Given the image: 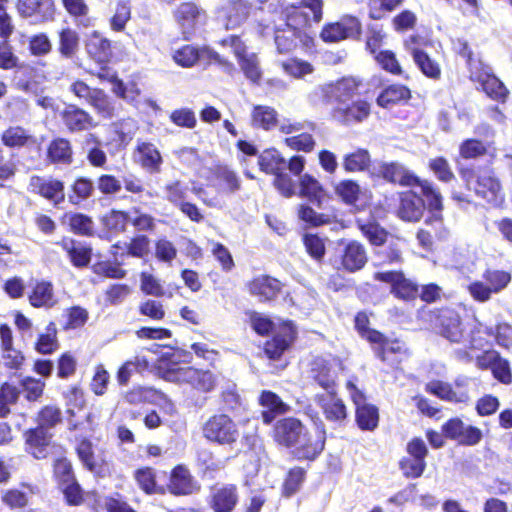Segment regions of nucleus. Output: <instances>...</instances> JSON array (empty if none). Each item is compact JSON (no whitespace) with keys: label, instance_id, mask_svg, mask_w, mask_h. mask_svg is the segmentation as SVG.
I'll return each mask as SVG.
<instances>
[{"label":"nucleus","instance_id":"nucleus-11","mask_svg":"<svg viewBox=\"0 0 512 512\" xmlns=\"http://www.w3.org/2000/svg\"><path fill=\"white\" fill-rule=\"evenodd\" d=\"M326 431L323 427L313 430L305 427L299 441L292 447L291 454L297 461L314 462L324 451Z\"/></svg>","mask_w":512,"mask_h":512},{"label":"nucleus","instance_id":"nucleus-8","mask_svg":"<svg viewBox=\"0 0 512 512\" xmlns=\"http://www.w3.org/2000/svg\"><path fill=\"white\" fill-rule=\"evenodd\" d=\"M407 456L399 460V469L407 479L421 477L427 467L426 458L429 454L424 440L420 437L411 438L406 444Z\"/></svg>","mask_w":512,"mask_h":512},{"label":"nucleus","instance_id":"nucleus-27","mask_svg":"<svg viewBox=\"0 0 512 512\" xmlns=\"http://www.w3.org/2000/svg\"><path fill=\"white\" fill-rule=\"evenodd\" d=\"M249 294L260 302H270L282 291L279 280L269 275H258L246 284Z\"/></svg>","mask_w":512,"mask_h":512},{"label":"nucleus","instance_id":"nucleus-21","mask_svg":"<svg viewBox=\"0 0 512 512\" xmlns=\"http://www.w3.org/2000/svg\"><path fill=\"white\" fill-rule=\"evenodd\" d=\"M441 429L445 438L463 446L477 445L483 438L481 429L472 425L465 426L464 422L457 417L448 419Z\"/></svg>","mask_w":512,"mask_h":512},{"label":"nucleus","instance_id":"nucleus-42","mask_svg":"<svg viewBox=\"0 0 512 512\" xmlns=\"http://www.w3.org/2000/svg\"><path fill=\"white\" fill-rule=\"evenodd\" d=\"M35 426L40 429L51 431L63 422V413L56 404H46L41 406L34 416Z\"/></svg>","mask_w":512,"mask_h":512},{"label":"nucleus","instance_id":"nucleus-58","mask_svg":"<svg viewBox=\"0 0 512 512\" xmlns=\"http://www.w3.org/2000/svg\"><path fill=\"white\" fill-rule=\"evenodd\" d=\"M48 157L53 163L70 164L72 162L70 142L63 138L53 140L48 147Z\"/></svg>","mask_w":512,"mask_h":512},{"label":"nucleus","instance_id":"nucleus-62","mask_svg":"<svg viewBox=\"0 0 512 512\" xmlns=\"http://www.w3.org/2000/svg\"><path fill=\"white\" fill-rule=\"evenodd\" d=\"M335 194L347 205L357 202L360 194V187L357 182L346 179L334 185Z\"/></svg>","mask_w":512,"mask_h":512},{"label":"nucleus","instance_id":"nucleus-32","mask_svg":"<svg viewBox=\"0 0 512 512\" xmlns=\"http://www.w3.org/2000/svg\"><path fill=\"white\" fill-rule=\"evenodd\" d=\"M60 116L70 132H81L96 126L92 116L76 105L66 106Z\"/></svg>","mask_w":512,"mask_h":512},{"label":"nucleus","instance_id":"nucleus-34","mask_svg":"<svg viewBox=\"0 0 512 512\" xmlns=\"http://www.w3.org/2000/svg\"><path fill=\"white\" fill-rule=\"evenodd\" d=\"M17 374H12L7 380L0 383V419H6L12 413L21 396V388L15 381Z\"/></svg>","mask_w":512,"mask_h":512},{"label":"nucleus","instance_id":"nucleus-24","mask_svg":"<svg viewBox=\"0 0 512 512\" xmlns=\"http://www.w3.org/2000/svg\"><path fill=\"white\" fill-rule=\"evenodd\" d=\"M177 384H187L192 389L209 393L213 391L218 383L217 376L210 370L196 368L194 366H184L183 373L176 382Z\"/></svg>","mask_w":512,"mask_h":512},{"label":"nucleus","instance_id":"nucleus-47","mask_svg":"<svg viewBox=\"0 0 512 512\" xmlns=\"http://www.w3.org/2000/svg\"><path fill=\"white\" fill-rule=\"evenodd\" d=\"M1 139L10 148L27 147L36 143V138L21 126L9 127L3 132Z\"/></svg>","mask_w":512,"mask_h":512},{"label":"nucleus","instance_id":"nucleus-12","mask_svg":"<svg viewBox=\"0 0 512 512\" xmlns=\"http://www.w3.org/2000/svg\"><path fill=\"white\" fill-rule=\"evenodd\" d=\"M481 326V322H478V326L471 322H446L442 323L440 333L451 342L467 341L469 349L479 350L485 345Z\"/></svg>","mask_w":512,"mask_h":512},{"label":"nucleus","instance_id":"nucleus-55","mask_svg":"<svg viewBox=\"0 0 512 512\" xmlns=\"http://www.w3.org/2000/svg\"><path fill=\"white\" fill-rule=\"evenodd\" d=\"M356 224L371 245L381 246L386 242L388 237L387 231L375 221H363L358 219Z\"/></svg>","mask_w":512,"mask_h":512},{"label":"nucleus","instance_id":"nucleus-44","mask_svg":"<svg viewBox=\"0 0 512 512\" xmlns=\"http://www.w3.org/2000/svg\"><path fill=\"white\" fill-rule=\"evenodd\" d=\"M16 377L19 378L18 386L21 388V394L23 393L25 400L30 403L39 402L46 388L45 380L30 375L17 374Z\"/></svg>","mask_w":512,"mask_h":512},{"label":"nucleus","instance_id":"nucleus-64","mask_svg":"<svg viewBox=\"0 0 512 512\" xmlns=\"http://www.w3.org/2000/svg\"><path fill=\"white\" fill-rule=\"evenodd\" d=\"M483 279L494 294L507 287L511 281V274L503 270L488 269L483 273Z\"/></svg>","mask_w":512,"mask_h":512},{"label":"nucleus","instance_id":"nucleus-49","mask_svg":"<svg viewBox=\"0 0 512 512\" xmlns=\"http://www.w3.org/2000/svg\"><path fill=\"white\" fill-rule=\"evenodd\" d=\"M277 111L266 105H255L251 112V125L254 128L270 130L277 125Z\"/></svg>","mask_w":512,"mask_h":512},{"label":"nucleus","instance_id":"nucleus-5","mask_svg":"<svg viewBox=\"0 0 512 512\" xmlns=\"http://www.w3.org/2000/svg\"><path fill=\"white\" fill-rule=\"evenodd\" d=\"M346 388L350 391V398L355 408V423L361 431H374L380 420L379 409L376 405L367 401L363 391L358 389L353 381L346 382Z\"/></svg>","mask_w":512,"mask_h":512},{"label":"nucleus","instance_id":"nucleus-56","mask_svg":"<svg viewBox=\"0 0 512 512\" xmlns=\"http://www.w3.org/2000/svg\"><path fill=\"white\" fill-rule=\"evenodd\" d=\"M258 165L261 171L275 175L284 169L285 160L277 150L267 149L260 154Z\"/></svg>","mask_w":512,"mask_h":512},{"label":"nucleus","instance_id":"nucleus-18","mask_svg":"<svg viewBox=\"0 0 512 512\" xmlns=\"http://www.w3.org/2000/svg\"><path fill=\"white\" fill-rule=\"evenodd\" d=\"M362 82L355 77H343L322 86L321 91L328 102L335 106L345 105L359 95Z\"/></svg>","mask_w":512,"mask_h":512},{"label":"nucleus","instance_id":"nucleus-36","mask_svg":"<svg viewBox=\"0 0 512 512\" xmlns=\"http://www.w3.org/2000/svg\"><path fill=\"white\" fill-rule=\"evenodd\" d=\"M307 479V469L295 465L290 467L283 477L280 493L283 498L289 499L302 489Z\"/></svg>","mask_w":512,"mask_h":512},{"label":"nucleus","instance_id":"nucleus-40","mask_svg":"<svg viewBox=\"0 0 512 512\" xmlns=\"http://www.w3.org/2000/svg\"><path fill=\"white\" fill-rule=\"evenodd\" d=\"M58 245L67 253L75 267H85L91 260V249L82 242L63 238Z\"/></svg>","mask_w":512,"mask_h":512},{"label":"nucleus","instance_id":"nucleus-7","mask_svg":"<svg viewBox=\"0 0 512 512\" xmlns=\"http://www.w3.org/2000/svg\"><path fill=\"white\" fill-rule=\"evenodd\" d=\"M468 65L470 79L479 84L488 97L498 102H505L508 96V89L492 73L491 68L480 61H474L469 56Z\"/></svg>","mask_w":512,"mask_h":512},{"label":"nucleus","instance_id":"nucleus-28","mask_svg":"<svg viewBox=\"0 0 512 512\" xmlns=\"http://www.w3.org/2000/svg\"><path fill=\"white\" fill-rule=\"evenodd\" d=\"M239 503V489L234 483L224 484L210 494L208 505L213 512H233Z\"/></svg>","mask_w":512,"mask_h":512},{"label":"nucleus","instance_id":"nucleus-16","mask_svg":"<svg viewBox=\"0 0 512 512\" xmlns=\"http://www.w3.org/2000/svg\"><path fill=\"white\" fill-rule=\"evenodd\" d=\"M367 261V252L363 244L355 240L342 241L334 257L333 265L338 270L354 273L361 270Z\"/></svg>","mask_w":512,"mask_h":512},{"label":"nucleus","instance_id":"nucleus-43","mask_svg":"<svg viewBox=\"0 0 512 512\" xmlns=\"http://www.w3.org/2000/svg\"><path fill=\"white\" fill-rule=\"evenodd\" d=\"M133 477L139 489L147 495L164 492V488L157 484L155 469L150 466L137 468L133 473Z\"/></svg>","mask_w":512,"mask_h":512},{"label":"nucleus","instance_id":"nucleus-46","mask_svg":"<svg viewBox=\"0 0 512 512\" xmlns=\"http://www.w3.org/2000/svg\"><path fill=\"white\" fill-rule=\"evenodd\" d=\"M86 50L98 63L108 61L111 56L110 41L96 31L89 36L86 42Z\"/></svg>","mask_w":512,"mask_h":512},{"label":"nucleus","instance_id":"nucleus-60","mask_svg":"<svg viewBox=\"0 0 512 512\" xmlns=\"http://www.w3.org/2000/svg\"><path fill=\"white\" fill-rule=\"evenodd\" d=\"M370 165V154L365 149H358L343 158V167L347 172L366 170Z\"/></svg>","mask_w":512,"mask_h":512},{"label":"nucleus","instance_id":"nucleus-57","mask_svg":"<svg viewBox=\"0 0 512 512\" xmlns=\"http://www.w3.org/2000/svg\"><path fill=\"white\" fill-rule=\"evenodd\" d=\"M410 97V90L403 85H391L384 89L377 97V104L383 108H388L400 101L407 100Z\"/></svg>","mask_w":512,"mask_h":512},{"label":"nucleus","instance_id":"nucleus-20","mask_svg":"<svg viewBox=\"0 0 512 512\" xmlns=\"http://www.w3.org/2000/svg\"><path fill=\"white\" fill-rule=\"evenodd\" d=\"M305 427L297 417L286 416L274 423L271 437L277 445L292 448L299 441L301 434L304 433Z\"/></svg>","mask_w":512,"mask_h":512},{"label":"nucleus","instance_id":"nucleus-26","mask_svg":"<svg viewBox=\"0 0 512 512\" xmlns=\"http://www.w3.org/2000/svg\"><path fill=\"white\" fill-rule=\"evenodd\" d=\"M29 190L55 205L65 199L63 182L51 177L32 176L29 181Z\"/></svg>","mask_w":512,"mask_h":512},{"label":"nucleus","instance_id":"nucleus-48","mask_svg":"<svg viewBox=\"0 0 512 512\" xmlns=\"http://www.w3.org/2000/svg\"><path fill=\"white\" fill-rule=\"evenodd\" d=\"M58 331L54 322H49L44 332L40 333L34 343V349L43 355H50L56 352L60 343L57 337Z\"/></svg>","mask_w":512,"mask_h":512},{"label":"nucleus","instance_id":"nucleus-13","mask_svg":"<svg viewBox=\"0 0 512 512\" xmlns=\"http://www.w3.org/2000/svg\"><path fill=\"white\" fill-rule=\"evenodd\" d=\"M298 336L293 322H279L272 336L264 342L263 351L272 361H278L288 351Z\"/></svg>","mask_w":512,"mask_h":512},{"label":"nucleus","instance_id":"nucleus-33","mask_svg":"<svg viewBox=\"0 0 512 512\" xmlns=\"http://www.w3.org/2000/svg\"><path fill=\"white\" fill-rule=\"evenodd\" d=\"M370 114V104L364 100L350 101L345 105L334 106L333 117L342 123L361 122Z\"/></svg>","mask_w":512,"mask_h":512},{"label":"nucleus","instance_id":"nucleus-31","mask_svg":"<svg viewBox=\"0 0 512 512\" xmlns=\"http://www.w3.org/2000/svg\"><path fill=\"white\" fill-rule=\"evenodd\" d=\"M258 402L265 408L261 412V419L265 425H270L278 415H284L290 410V406L278 394L270 390H263L259 395Z\"/></svg>","mask_w":512,"mask_h":512},{"label":"nucleus","instance_id":"nucleus-14","mask_svg":"<svg viewBox=\"0 0 512 512\" xmlns=\"http://www.w3.org/2000/svg\"><path fill=\"white\" fill-rule=\"evenodd\" d=\"M370 322H355V327L360 336L371 344H378L375 350L376 356L382 361L386 362L388 354H405L407 348L405 343L401 340L388 339L383 333L369 327Z\"/></svg>","mask_w":512,"mask_h":512},{"label":"nucleus","instance_id":"nucleus-23","mask_svg":"<svg viewBox=\"0 0 512 512\" xmlns=\"http://www.w3.org/2000/svg\"><path fill=\"white\" fill-rule=\"evenodd\" d=\"M314 401L320 407L325 419L333 423H344L348 417V409L338 390L316 394Z\"/></svg>","mask_w":512,"mask_h":512},{"label":"nucleus","instance_id":"nucleus-4","mask_svg":"<svg viewBox=\"0 0 512 512\" xmlns=\"http://www.w3.org/2000/svg\"><path fill=\"white\" fill-rule=\"evenodd\" d=\"M344 370V362L339 356H316L309 365V378L312 383L326 392L338 390L337 370Z\"/></svg>","mask_w":512,"mask_h":512},{"label":"nucleus","instance_id":"nucleus-29","mask_svg":"<svg viewBox=\"0 0 512 512\" xmlns=\"http://www.w3.org/2000/svg\"><path fill=\"white\" fill-rule=\"evenodd\" d=\"M419 37L410 36L405 40L404 46L406 50L412 55L415 64L419 67L421 72L432 79H438L441 75L439 64L432 60L427 53L419 48Z\"/></svg>","mask_w":512,"mask_h":512},{"label":"nucleus","instance_id":"nucleus-50","mask_svg":"<svg viewBox=\"0 0 512 512\" xmlns=\"http://www.w3.org/2000/svg\"><path fill=\"white\" fill-rule=\"evenodd\" d=\"M217 187L220 193L233 194L241 188V181L235 171L220 166L215 171Z\"/></svg>","mask_w":512,"mask_h":512},{"label":"nucleus","instance_id":"nucleus-15","mask_svg":"<svg viewBox=\"0 0 512 512\" xmlns=\"http://www.w3.org/2000/svg\"><path fill=\"white\" fill-rule=\"evenodd\" d=\"M421 193L426 198L429 206L430 216L425 220V225L429 227V231L439 238L445 239L448 236V230L445 228L442 218V196L434 185L425 181L421 183Z\"/></svg>","mask_w":512,"mask_h":512},{"label":"nucleus","instance_id":"nucleus-17","mask_svg":"<svg viewBox=\"0 0 512 512\" xmlns=\"http://www.w3.org/2000/svg\"><path fill=\"white\" fill-rule=\"evenodd\" d=\"M220 43L224 48H228L233 52L248 79L252 82H257L260 79L261 70L257 55L247 52V47L239 36L230 35L222 39Z\"/></svg>","mask_w":512,"mask_h":512},{"label":"nucleus","instance_id":"nucleus-35","mask_svg":"<svg viewBox=\"0 0 512 512\" xmlns=\"http://www.w3.org/2000/svg\"><path fill=\"white\" fill-rule=\"evenodd\" d=\"M175 21L183 33H191L198 25L202 11L194 2H183L173 11Z\"/></svg>","mask_w":512,"mask_h":512},{"label":"nucleus","instance_id":"nucleus-6","mask_svg":"<svg viewBox=\"0 0 512 512\" xmlns=\"http://www.w3.org/2000/svg\"><path fill=\"white\" fill-rule=\"evenodd\" d=\"M192 360L193 355L190 351L178 347H168L157 357L155 369L161 378L176 383L184 370V366H180V364H189Z\"/></svg>","mask_w":512,"mask_h":512},{"label":"nucleus","instance_id":"nucleus-22","mask_svg":"<svg viewBox=\"0 0 512 512\" xmlns=\"http://www.w3.org/2000/svg\"><path fill=\"white\" fill-rule=\"evenodd\" d=\"M75 453L82 466L96 477H105L110 473V463L104 457L95 456L92 441L83 437L75 446Z\"/></svg>","mask_w":512,"mask_h":512},{"label":"nucleus","instance_id":"nucleus-2","mask_svg":"<svg viewBox=\"0 0 512 512\" xmlns=\"http://www.w3.org/2000/svg\"><path fill=\"white\" fill-rule=\"evenodd\" d=\"M202 437L210 444L233 449L239 443L238 423L225 412L211 414L201 426Z\"/></svg>","mask_w":512,"mask_h":512},{"label":"nucleus","instance_id":"nucleus-41","mask_svg":"<svg viewBox=\"0 0 512 512\" xmlns=\"http://www.w3.org/2000/svg\"><path fill=\"white\" fill-rule=\"evenodd\" d=\"M166 398L164 393L153 387L135 385L123 393L122 399L129 405L153 403L157 399Z\"/></svg>","mask_w":512,"mask_h":512},{"label":"nucleus","instance_id":"nucleus-10","mask_svg":"<svg viewBox=\"0 0 512 512\" xmlns=\"http://www.w3.org/2000/svg\"><path fill=\"white\" fill-rule=\"evenodd\" d=\"M24 451L35 460H46L55 451L54 434L46 429L29 427L23 432Z\"/></svg>","mask_w":512,"mask_h":512},{"label":"nucleus","instance_id":"nucleus-39","mask_svg":"<svg viewBox=\"0 0 512 512\" xmlns=\"http://www.w3.org/2000/svg\"><path fill=\"white\" fill-rule=\"evenodd\" d=\"M138 162L149 173H158L161 170L163 159L160 151L153 143L139 142L136 149Z\"/></svg>","mask_w":512,"mask_h":512},{"label":"nucleus","instance_id":"nucleus-37","mask_svg":"<svg viewBox=\"0 0 512 512\" xmlns=\"http://www.w3.org/2000/svg\"><path fill=\"white\" fill-rule=\"evenodd\" d=\"M424 208L423 199L415 192L409 191L401 196L398 216L405 221H418L423 214Z\"/></svg>","mask_w":512,"mask_h":512},{"label":"nucleus","instance_id":"nucleus-61","mask_svg":"<svg viewBox=\"0 0 512 512\" xmlns=\"http://www.w3.org/2000/svg\"><path fill=\"white\" fill-rule=\"evenodd\" d=\"M163 191L165 199L174 206H178L185 201L189 187L181 180H172L165 184Z\"/></svg>","mask_w":512,"mask_h":512},{"label":"nucleus","instance_id":"nucleus-63","mask_svg":"<svg viewBox=\"0 0 512 512\" xmlns=\"http://www.w3.org/2000/svg\"><path fill=\"white\" fill-rule=\"evenodd\" d=\"M65 219L74 233L84 236L93 234L94 222L89 216L82 213H73L66 214Z\"/></svg>","mask_w":512,"mask_h":512},{"label":"nucleus","instance_id":"nucleus-52","mask_svg":"<svg viewBox=\"0 0 512 512\" xmlns=\"http://www.w3.org/2000/svg\"><path fill=\"white\" fill-rule=\"evenodd\" d=\"M1 503L11 511H23L30 504L29 495L19 488L5 489L0 495Z\"/></svg>","mask_w":512,"mask_h":512},{"label":"nucleus","instance_id":"nucleus-9","mask_svg":"<svg viewBox=\"0 0 512 512\" xmlns=\"http://www.w3.org/2000/svg\"><path fill=\"white\" fill-rule=\"evenodd\" d=\"M172 58L175 63L184 68H191L199 61L205 64L217 63L226 69H232L233 66L219 53L208 47L198 48L196 46L186 44L173 50Z\"/></svg>","mask_w":512,"mask_h":512},{"label":"nucleus","instance_id":"nucleus-19","mask_svg":"<svg viewBox=\"0 0 512 512\" xmlns=\"http://www.w3.org/2000/svg\"><path fill=\"white\" fill-rule=\"evenodd\" d=\"M167 490L173 496H189L200 491L201 486L185 464L175 465L168 477Z\"/></svg>","mask_w":512,"mask_h":512},{"label":"nucleus","instance_id":"nucleus-51","mask_svg":"<svg viewBox=\"0 0 512 512\" xmlns=\"http://www.w3.org/2000/svg\"><path fill=\"white\" fill-rule=\"evenodd\" d=\"M52 477L57 487L76 480L77 476L72 461L65 456L54 459L52 463Z\"/></svg>","mask_w":512,"mask_h":512},{"label":"nucleus","instance_id":"nucleus-30","mask_svg":"<svg viewBox=\"0 0 512 512\" xmlns=\"http://www.w3.org/2000/svg\"><path fill=\"white\" fill-rule=\"evenodd\" d=\"M375 279L389 283L391 292L400 299H411L417 294L416 286L400 272L386 271L375 274Z\"/></svg>","mask_w":512,"mask_h":512},{"label":"nucleus","instance_id":"nucleus-45","mask_svg":"<svg viewBox=\"0 0 512 512\" xmlns=\"http://www.w3.org/2000/svg\"><path fill=\"white\" fill-rule=\"evenodd\" d=\"M29 302L36 308H51L57 300L50 282H38L29 294Z\"/></svg>","mask_w":512,"mask_h":512},{"label":"nucleus","instance_id":"nucleus-38","mask_svg":"<svg viewBox=\"0 0 512 512\" xmlns=\"http://www.w3.org/2000/svg\"><path fill=\"white\" fill-rule=\"evenodd\" d=\"M380 172L384 179L403 186L416 185L421 189V183L426 181L420 180L399 163L385 164L381 167Z\"/></svg>","mask_w":512,"mask_h":512},{"label":"nucleus","instance_id":"nucleus-1","mask_svg":"<svg viewBox=\"0 0 512 512\" xmlns=\"http://www.w3.org/2000/svg\"><path fill=\"white\" fill-rule=\"evenodd\" d=\"M302 6H291L285 10V28L275 26L274 40L277 51L281 54L291 52L296 46V39L304 41L307 36L302 32L309 21L308 16L302 11L307 8L311 11L313 20L319 22L322 19V0H302Z\"/></svg>","mask_w":512,"mask_h":512},{"label":"nucleus","instance_id":"nucleus-59","mask_svg":"<svg viewBox=\"0 0 512 512\" xmlns=\"http://www.w3.org/2000/svg\"><path fill=\"white\" fill-rule=\"evenodd\" d=\"M63 495L66 505L78 507L84 504L86 493L78 479L57 487Z\"/></svg>","mask_w":512,"mask_h":512},{"label":"nucleus","instance_id":"nucleus-25","mask_svg":"<svg viewBox=\"0 0 512 512\" xmlns=\"http://www.w3.org/2000/svg\"><path fill=\"white\" fill-rule=\"evenodd\" d=\"M361 25L353 16H345L339 22L326 25L321 32V38L325 42H339L346 38L359 36Z\"/></svg>","mask_w":512,"mask_h":512},{"label":"nucleus","instance_id":"nucleus-53","mask_svg":"<svg viewBox=\"0 0 512 512\" xmlns=\"http://www.w3.org/2000/svg\"><path fill=\"white\" fill-rule=\"evenodd\" d=\"M425 391L438 397L441 400L448 402L459 403L464 401L466 398L465 395H459L456 391H454L451 384L440 380H433L428 382L425 385Z\"/></svg>","mask_w":512,"mask_h":512},{"label":"nucleus","instance_id":"nucleus-3","mask_svg":"<svg viewBox=\"0 0 512 512\" xmlns=\"http://www.w3.org/2000/svg\"><path fill=\"white\" fill-rule=\"evenodd\" d=\"M461 177L468 189L493 206H499L504 201V192L499 179L490 170L480 171L475 175L470 170H462Z\"/></svg>","mask_w":512,"mask_h":512},{"label":"nucleus","instance_id":"nucleus-54","mask_svg":"<svg viewBox=\"0 0 512 512\" xmlns=\"http://www.w3.org/2000/svg\"><path fill=\"white\" fill-rule=\"evenodd\" d=\"M300 194L318 206H321L324 198L322 185L315 177L309 174H304L300 177Z\"/></svg>","mask_w":512,"mask_h":512}]
</instances>
